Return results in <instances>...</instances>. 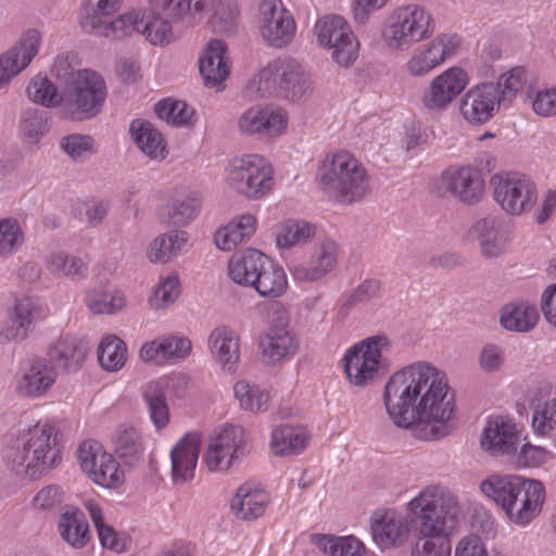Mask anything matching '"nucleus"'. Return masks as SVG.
Here are the masks:
<instances>
[{"instance_id":"24","label":"nucleus","mask_w":556,"mask_h":556,"mask_svg":"<svg viewBox=\"0 0 556 556\" xmlns=\"http://www.w3.org/2000/svg\"><path fill=\"white\" fill-rule=\"evenodd\" d=\"M409 532L406 517L395 510L377 511L371 518L372 539L382 549L402 546Z\"/></svg>"},{"instance_id":"57","label":"nucleus","mask_w":556,"mask_h":556,"mask_svg":"<svg viewBox=\"0 0 556 556\" xmlns=\"http://www.w3.org/2000/svg\"><path fill=\"white\" fill-rule=\"evenodd\" d=\"M21 129L31 143H37L49 130L47 112L39 109H27L21 118Z\"/></svg>"},{"instance_id":"18","label":"nucleus","mask_w":556,"mask_h":556,"mask_svg":"<svg viewBox=\"0 0 556 556\" xmlns=\"http://www.w3.org/2000/svg\"><path fill=\"white\" fill-rule=\"evenodd\" d=\"M58 370L48 358L35 356L28 359L14 378L16 393L26 399L43 397L55 384Z\"/></svg>"},{"instance_id":"29","label":"nucleus","mask_w":556,"mask_h":556,"mask_svg":"<svg viewBox=\"0 0 556 556\" xmlns=\"http://www.w3.org/2000/svg\"><path fill=\"white\" fill-rule=\"evenodd\" d=\"M501 220L492 215L477 219L469 229V236L479 244L485 258H497L508 248V239L502 232Z\"/></svg>"},{"instance_id":"62","label":"nucleus","mask_w":556,"mask_h":556,"mask_svg":"<svg viewBox=\"0 0 556 556\" xmlns=\"http://www.w3.org/2000/svg\"><path fill=\"white\" fill-rule=\"evenodd\" d=\"M179 293L180 285L178 277L169 275L159 282L150 299V304L156 309L164 308L173 304L179 296Z\"/></svg>"},{"instance_id":"1","label":"nucleus","mask_w":556,"mask_h":556,"mask_svg":"<svg viewBox=\"0 0 556 556\" xmlns=\"http://www.w3.org/2000/svg\"><path fill=\"white\" fill-rule=\"evenodd\" d=\"M383 403L394 425L410 428L421 440H439L455 429V396L447 375L430 362H415L392 374Z\"/></svg>"},{"instance_id":"10","label":"nucleus","mask_w":556,"mask_h":556,"mask_svg":"<svg viewBox=\"0 0 556 556\" xmlns=\"http://www.w3.org/2000/svg\"><path fill=\"white\" fill-rule=\"evenodd\" d=\"M315 35L318 43L330 51L332 61L339 66L349 67L357 60L359 42L342 16L320 17L315 25Z\"/></svg>"},{"instance_id":"6","label":"nucleus","mask_w":556,"mask_h":556,"mask_svg":"<svg viewBox=\"0 0 556 556\" xmlns=\"http://www.w3.org/2000/svg\"><path fill=\"white\" fill-rule=\"evenodd\" d=\"M72 81L62 92V114L72 121L97 116L106 99V85L102 76L91 70L73 73Z\"/></svg>"},{"instance_id":"53","label":"nucleus","mask_w":556,"mask_h":556,"mask_svg":"<svg viewBox=\"0 0 556 556\" xmlns=\"http://www.w3.org/2000/svg\"><path fill=\"white\" fill-rule=\"evenodd\" d=\"M154 111L160 119L173 126H189L194 123V110L184 101L166 99L157 102Z\"/></svg>"},{"instance_id":"20","label":"nucleus","mask_w":556,"mask_h":556,"mask_svg":"<svg viewBox=\"0 0 556 556\" xmlns=\"http://www.w3.org/2000/svg\"><path fill=\"white\" fill-rule=\"evenodd\" d=\"M502 101L493 83H484L470 88L462 98L460 114L471 125L489 122L498 111Z\"/></svg>"},{"instance_id":"64","label":"nucleus","mask_w":556,"mask_h":556,"mask_svg":"<svg viewBox=\"0 0 556 556\" xmlns=\"http://www.w3.org/2000/svg\"><path fill=\"white\" fill-rule=\"evenodd\" d=\"M280 66V59L269 63L261 70L254 78V84L261 97H266L273 92H279V77L277 68Z\"/></svg>"},{"instance_id":"55","label":"nucleus","mask_w":556,"mask_h":556,"mask_svg":"<svg viewBox=\"0 0 556 556\" xmlns=\"http://www.w3.org/2000/svg\"><path fill=\"white\" fill-rule=\"evenodd\" d=\"M47 265L52 274L72 278L84 277L88 268L87 264L80 257L64 252L50 254Z\"/></svg>"},{"instance_id":"48","label":"nucleus","mask_w":556,"mask_h":556,"mask_svg":"<svg viewBox=\"0 0 556 556\" xmlns=\"http://www.w3.org/2000/svg\"><path fill=\"white\" fill-rule=\"evenodd\" d=\"M187 241L185 231H169L156 237L148 247L147 257L152 263H164L176 256Z\"/></svg>"},{"instance_id":"11","label":"nucleus","mask_w":556,"mask_h":556,"mask_svg":"<svg viewBox=\"0 0 556 556\" xmlns=\"http://www.w3.org/2000/svg\"><path fill=\"white\" fill-rule=\"evenodd\" d=\"M300 349L295 333L289 327V315L278 308L267 330L260 337L258 352L265 365H281L293 358Z\"/></svg>"},{"instance_id":"63","label":"nucleus","mask_w":556,"mask_h":556,"mask_svg":"<svg viewBox=\"0 0 556 556\" xmlns=\"http://www.w3.org/2000/svg\"><path fill=\"white\" fill-rule=\"evenodd\" d=\"M525 68L514 67L509 73L503 74L493 86L498 90L503 104L511 102L517 92L522 88L525 80Z\"/></svg>"},{"instance_id":"40","label":"nucleus","mask_w":556,"mask_h":556,"mask_svg":"<svg viewBox=\"0 0 556 556\" xmlns=\"http://www.w3.org/2000/svg\"><path fill=\"white\" fill-rule=\"evenodd\" d=\"M130 131L137 147L153 160H163L166 156V144L162 134L150 123L135 119L130 124Z\"/></svg>"},{"instance_id":"7","label":"nucleus","mask_w":556,"mask_h":556,"mask_svg":"<svg viewBox=\"0 0 556 556\" xmlns=\"http://www.w3.org/2000/svg\"><path fill=\"white\" fill-rule=\"evenodd\" d=\"M434 28V21L427 9L408 4L397 8L390 15L383 39L391 50L405 51L430 38Z\"/></svg>"},{"instance_id":"43","label":"nucleus","mask_w":556,"mask_h":556,"mask_svg":"<svg viewBox=\"0 0 556 556\" xmlns=\"http://www.w3.org/2000/svg\"><path fill=\"white\" fill-rule=\"evenodd\" d=\"M86 508L98 532L99 541L104 548L115 553H124L128 549L129 538L124 533L116 532L111 526L104 522L102 509L92 501L86 502Z\"/></svg>"},{"instance_id":"19","label":"nucleus","mask_w":556,"mask_h":556,"mask_svg":"<svg viewBox=\"0 0 556 556\" xmlns=\"http://www.w3.org/2000/svg\"><path fill=\"white\" fill-rule=\"evenodd\" d=\"M440 188L443 195L465 205H475L484 194V180L480 170L472 166L452 167L441 174Z\"/></svg>"},{"instance_id":"46","label":"nucleus","mask_w":556,"mask_h":556,"mask_svg":"<svg viewBox=\"0 0 556 556\" xmlns=\"http://www.w3.org/2000/svg\"><path fill=\"white\" fill-rule=\"evenodd\" d=\"M233 394L243 410L258 414L268 409L269 393L257 384L239 380L233 384Z\"/></svg>"},{"instance_id":"54","label":"nucleus","mask_w":556,"mask_h":556,"mask_svg":"<svg viewBox=\"0 0 556 556\" xmlns=\"http://www.w3.org/2000/svg\"><path fill=\"white\" fill-rule=\"evenodd\" d=\"M28 98L35 103L46 108H62V94H59L58 88L45 76H35L27 86Z\"/></svg>"},{"instance_id":"51","label":"nucleus","mask_w":556,"mask_h":556,"mask_svg":"<svg viewBox=\"0 0 556 556\" xmlns=\"http://www.w3.org/2000/svg\"><path fill=\"white\" fill-rule=\"evenodd\" d=\"M126 356L127 348L122 339L113 334L102 339L98 350V359L103 369L119 370L126 363Z\"/></svg>"},{"instance_id":"42","label":"nucleus","mask_w":556,"mask_h":556,"mask_svg":"<svg viewBox=\"0 0 556 556\" xmlns=\"http://www.w3.org/2000/svg\"><path fill=\"white\" fill-rule=\"evenodd\" d=\"M252 288L264 298H280L288 288L287 275L283 268L270 257L264 264Z\"/></svg>"},{"instance_id":"58","label":"nucleus","mask_w":556,"mask_h":556,"mask_svg":"<svg viewBox=\"0 0 556 556\" xmlns=\"http://www.w3.org/2000/svg\"><path fill=\"white\" fill-rule=\"evenodd\" d=\"M87 304L94 314H112L125 306V298L119 291L97 290L88 295Z\"/></svg>"},{"instance_id":"22","label":"nucleus","mask_w":556,"mask_h":556,"mask_svg":"<svg viewBox=\"0 0 556 556\" xmlns=\"http://www.w3.org/2000/svg\"><path fill=\"white\" fill-rule=\"evenodd\" d=\"M8 316L9 321L0 325V339L21 342L28 337L33 325L42 318V307L36 300L23 296L15 299Z\"/></svg>"},{"instance_id":"4","label":"nucleus","mask_w":556,"mask_h":556,"mask_svg":"<svg viewBox=\"0 0 556 556\" xmlns=\"http://www.w3.org/2000/svg\"><path fill=\"white\" fill-rule=\"evenodd\" d=\"M480 490L505 511L509 521L518 526L532 521L545 501L542 482L517 475H492L480 483Z\"/></svg>"},{"instance_id":"5","label":"nucleus","mask_w":556,"mask_h":556,"mask_svg":"<svg viewBox=\"0 0 556 556\" xmlns=\"http://www.w3.org/2000/svg\"><path fill=\"white\" fill-rule=\"evenodd\" d=\"M323 190L329 198L352 204L369 193V176L364 165L350 152L329 155L318 172Z\"/></svg>"},{"instance_id":"52","label":"nucleus","mask_w":556,"mask_h":556,"mask_svg":"<svg viewBox=\"0 0 556 556\" xmlns=\"http://www.w3.org/2000/svg\"><path fill=\"white\" fill-rule=\"evenodd\" d=\"M140 34L146 35L152 45L169 43L174 36L170 22L161 14L142 15L140 17Z\"/></svg>"},{"instance_id":"60","label":"nucleus","mask_w":556,"mask_h":556,"mask_svg":"<svg viewBox=\"0 0 556 556\" xmlns=\"http://www.w3.org/2000/svg\"><path fill=\"white\" fill-rule=\"evenodd\" d=\"M200 207V201L197 197L186 195L173 200L168 206V217L170 224L175 226H185L195 218Z\"/></svg>"},{"instance_id":"13","label":"nucleus","mask_w":556,"mask_h":556,"mask_svg":"<svg viewBox=\"0 0 556 556\" xmlns=\"http://www.w3.org/2000/svg\"><path fill=\"white\" fill-rule=\"evenodd\" d=\"M247 454L243 430L229 426L210 437L204 462L212 472H226L237 468Z\"/></svg>"},{"instance_id":"37","label":"nucleus","mask_w":556,"mask_h":556,"mask_svg":"<svg viewBox=\"0 0 556 556\" xmlns=\"http://www.w3.org/2000/svg\"><path fill=\"white\" fill-rule=\"evenodd\" d=\"M269 502L268 494L252 483L240 485L230 501L231 511L238 519L254 520L261 517Z\"/></svg>"},{"instance_id":"16","label":"nucleus","mask_w":556,"mask_h":556,"mask_svg":"<svg viewBox=\"0 0 556 556\" xmlns=\"http://www.w3.org/2000/svg\"><path fill=\"white\" fill-rule=\"evenodd\" d=\"M468 75L462 67H451L435 76L420 97V103L430 113H443L468 85Z\"/></svg>"},{"instance_id":"15","label":"nucleus","mask_w":556,"mask_h":556,"mask_svg":"<svg viewBox=\"0 0 556 556\" xmlns=\"http://www.w3.org/2000/svg\"><path fill=\"white\" fill-rule=\"evenodd\" d=\"M456 34H441L431 41L416 48L405 63V71L412 77H425L446 60L456 55L460 47Z\"/></svg>"},{"instance_id":"59","label":"nucleus","mask_w":556,"mask_h":556,"mask_svg":"<svg viewBox=\"0 0 556 556\" xmlns=\"http://www.w3.org/2000/svg\"><path fill=\"white\" fill-rule=\"evenodd\" d=\"M532 428L540 435H548L556 429V397L538 403L533 408Z\"/></svg>"},{"instance_id":"44","label":"nucleus","mask_w":556,"mask_h":556,"mask_svg":"<svg viewBox=\"0 0 556 556\" xmlns=\"http://www.w3.org/2000/svg\"><path fill=\"white\" fill-rule=\"evenodd\" d=\"M142 397L152 424L159 430L165 428L169 422L170 415L163 386L159 381L147 383L142 391Z\"/></svg>"},{"instance_id":"32","label":"nucleus","mask_w":556,"mask_h":556,"mask_svg":"<svg viewBox=\"0 0 556 556\" xmlns=\"http://www.w3.org/2000/svg\"><path fill=\"white\" fill-rule=\"evenodd\" d=\"M114 453L128 466L143 462L144 442L140 431L130 424L117 425L110 437Z\"/></svg>"},{"instance_id":"34","label":"nucleus","mask_w":556,"mask_h":556,"mask_svg":"<svg viewBox=\"0 0 556 556\" xmlns=\"http://www.w3.org/2000/svg\"><path fill=\"white\" fill-rule=\"evenodd\" d=\"M268 256L256 249L235 253L228 262V276L241 287L252 288Z\"/></svg>"},{"instance_id":"17","label":"nucleus","mask_w":556,"mask_h":556,"mask_svg":"<svg viewBox=\"0 0 556 556\" xmlns=\"http://www.w3.org/2000/svg\"><path fill=\"white\" fill-rule=\"evenodd\" d=\"M78 460L97 484L116 488L124 481V472L112 454L104 452L97 442H83L77 451Z\"/></svg>"},{"instance_id":"45","label":"nucleus","mask_w":556,"mask_h":556,"mask_svg":"<svg viewBox=\"0 0 556 556\" xmlns=\"http://www.w3.org/2000/svg\"><path fill=\"white\" fill-rule=\"evenodd\" d=\"M538 319L536 307L526 303L506 305L501 315L502 326L518 332L529 331L535 326Z\"/></svg>"},{"instance_id":"14","label":"nucleus","mask_w":556,"mask_h":556,"mask_svg":"<svg viewBox=\"0 0 556 556\" xmlns=\"http://www.w3.org/2000/svg\"><path fill=\"white\" fill-rule=\"evenodd\" d=\"M257 17L261 36L268 46L281 49L293 40L295 21L281 0H262Z\"/></svg>"},{"instance_id":"56","label":"nucleus","mask_w":556,"mask_h":556,"mask_svg":"<svg viewBox=\"0 0 556 556\" xmlns=\"http://www.w3.org/2000/svg\"><path fill=\"white\" fill-rule=\"evenodd\" d=\"M315 235V226L300 220L283 225L277 233L276 241L280 248L290 249L306 243Z\"/></svg>"},{"instance_id":"26","label":"nucleus","mask_w":556,"mask_h":556,"mask_svg":"<svg viewBox=\"0 0 556 556\" xmlns=\"http://www.w3.org/2000/svg\"><path fill=\"white\" fill-rule=\"evenodd\" d=\"M287 126L285 114L262 105L245 110L238 119L241 134L274 137L280 135Z\"/></svg>"},{"instance_id":"31","label":"nucleus","mask_w":556,"mask_h":556,"mask_svg":"<svg viewBox=\"0 0 556 556\" xmlns=\"http://www.w3.org/2000/svg\"><path fill=\"white\" fill-rule=\"evenodd\" d=\"M516 424L501 416L490 418L481 435V446L492 454H509L518 443Z\"/></svg>"},{"instance_id":"30","label":"nucleus","mask_w":556,"mask_h":556,"mask_svg":"<svg viewBox=\"0 0 556 556\" xmlns=\"http://www.w3.org/2000/svg\"><path fill=\"white\" fill-rule=\"evenodd\" d=\"M279 92L293 102L307 98L313 91V81L303 66L294 59H280L277 68Z\"/></svg>"},{"instance_id":"39","label":"nucleus","mask_w":556,"mask_h":556,"mask_svg":"<svg viewBox=\"0 0 556 556\" xmlns=\"http://www.w3.org/2000/svg\"><path fill=\"white\" fill-rule=\"evenodd\" d=\"M256 223V217L252 214H243L232 219L228 225L215 232L214 241L216 247L224 251L235 249L255 232Z\"/></svg>"},{"instance_id":"28","label":"nucleus","mask_w":556,"mask_h":556,"mask_svg":"<svg viewBox=\"0 0 556 556\" xmlns=\"http://www.w3.org/2000/svg\"><path fill=\"white\" fill-rule=\"evenodd\" d=\"M201 438L197 432L187 433L170 450L172 479L182 484L193 479L200 453Z\"/></svg>"},{"instance_id":"38","label":"nucleus","mask_w":556,"mask_h":556,"mask_svg":"<svg viewBox=\"0 0 556 556\" xmlns=\"http://www.w3.org/2000/svg\"><path fill=\"white\" fill-rule=\"evenodd\" d=\"M226 45L224 41L211 40L203 55L199 60V70L207 87H216L229 75V67L225 61Z\"/></svg>"},{"instance_id":"27","label":"nucleus","mask_w":556,"mask_h":556,"mask_svg":"<svg viewBox=\"0 0 556 556\" xmlns=\"http://www.w3.org/2000/svg\"><path fill=\"white\" fill-rule=\"evenodd\" d=\"M195 25L204 12H212L211 26L215 33L232 35L237 30L238 8L235 0H190Z\"/></svg>"},{"instance_id":"21","label":"nucleus","mask_w":556,"mask_h":556,"mask_svg":"<svg viewBox=\"0 0 556 556\" xmlns=\"http://www.w3.org/2000/svg\"><path fill=\"white\" fill-rule=\"evenodd\" d=\"M338 264V244L325 238L315 245L309 262L294 264L291 275L298 282H315L331 273Z\"/></svg>"},{"instance_id":"41","label":"nucleus","mask_w":556,"mask_h":556,"mask_svg":"<svg viewBox=\"0 0 556 556\" xmlns=\"http://www.w3.org/2000/svg\"><path fill=\"white\" fill-rule=\"evenodd\" d=\"M309 439L306 431L302 428L282 426L273 431L270 448L278 456H294L305 450Z\"/></svg>"},{"instance_id":"33","label":"nucleus","mask_w":556,"mask_h":556,"mask_svg":"<svg viewBox=\"0 0 556 556\" xmlns=\"http://www.w3.org/2000/svg\"><path fill=\"white\" fill-rule=\"evenodd\" d=\"M212 357L223 369H235L240 357V339L237 332L226 326H218L212 330L207 339Z\"/></svg>"},{"instance_id":"9","label":"nucleus","mask_w":556,"mask_h":556,"mask_svg":"<svg viewBox=\"0 0 556 556\" xmlns=\"http://www.w3.org/2000/svg\"><path fill=\"white\" fill-rule=\"evenodd\" d=\"M390 348V340L384 334H377L356 343L343 357L344 372L349 382L357 388H365L375 381L380 370H384L382 353Z\"/></svg>"},{"instance_id":"2","label":"nucleus","mask_w":556,"mask_h":556,"mask_svg":"<svg viewBox=\"0 0 556 556\" xmlns=\"http://www.w3.org/2000/svg\"><path fill=\"white\" fill-rule=\"evenodd\" d=\"M407 510L419 539L410 556H451L448 536L462 511L457 497L441 484H429L408 502Z\"/></svg>"},{"instance_id":"49","label":"nucleus","mask_w":556,"mask_h":556,"mask_svg":"<svg viewBox=\"0 0 556 556\" xmlns=\"http://www.w3.org/2000/svg\"><path fill=\"white\" fill-rule=\"evenodd\" d=\"M150 11L185 27L194 26L190 0H149Z\"/></svg>"},{"instance_id":"8","label":"nucleus","mask_w":556,"mask_h":556,"mask_svg":"<svg viewBox=\"0 0 556 556\" xmlns=\"http://www.w3.org/2000/svg\"><path fill=\"white\" fill-rule=\"evenodd\" d=\"M228 186L249 200H260L274 188V172L257 154L236 156L228 166Z\"/></svg>"},{"instance_id":"36","label":"nucleus","mask_w":556,"mask_h":556,"mask_svg":"<svg viewBox=\"0 0 556 556\" xmlns=\"http://www.w3.org/2000/svg\"><path fill=\"white\" fill-rule=\"evenodd\" d=\"M58 531L62 540L75 549H81L91 539L87 518L80 509L66 506L62 509Z\"/></svg>"},{"instance_id":"47","label":"nucleus","mask_w":556,"mask_h":556,"mask_svg":"<svg viewBox=\"0 0 556 556\" xmlns=\"http://www.w3.org/2000/svg\"><path fill=\"white\" fill-rule=\"evenodd\" d=\"M122 8V0H87L80 26L86 33L94 31Z\"/></svg>"},{"instance_id":"3","label":"nucleus","mask_w":556,"mask_h":556,"mask_svg":"<svg viewBox=\"0 0 556 556\" xmlns=\"http://www.w3.org/2000/svg\"><path fill=\"white\" fill-rule=\"evenodd\" d=\"M59 431L49 420H39L14 434L3 450L5 468L16 478L37 480L62 462Z\"/></svg>"},{"instance_id":"23","label":"nucleus","mask_w":556,"mask_h":556,"mask_svg":"<svg viewBox=\"0 0 556 556\" xmlns=\"http://www.w3.org/2000/svg\"><path fill=\"white\" fill-rule=\"evenodd\" d=\"M40 41V33L30 28L14 47L0 55V87L29 65L39 51Z\"/></svg>"},{"instance_id":"50","label":"nucleus","mask_w":556,"mask_h":556,"mask_svg":"<svg viewBox=\"0 0 556 556\" xmlns=\"http://www.w3.org/2000/svg\"><path fill=\"white\" fill-rule=\"evenodd\" d=\"M140 13L137 11L126 12L115 20L111 17L99 26L91 34L111 39H122L140 30Z\"/></svg>"},{"instance_id":"61","label":"nucleus","mask_w":556,"mask_h":556,"mask_svg":"<svg viewBox=\"0 0 556 556\" xmlns=\"http://www.w3.org/2000/svg\"><path fill=\"white\" fill-rule=\"evenodd\" d=\"M24 242V235L16 219L0 220V256L15 253Z\"/></svg>"},{"instance_id":"25","label":"nucleus","mask_w":556,"mask_h":556,"mask_svg":"<svg viewBox=\"0 0 556 556\" xmlns=\"http://www.w3.org/2000/svg\"><path fill=\"white\" fill-rule=\"evenodd\" d=\"M192 351L189 338L180 334H166L144 343L139 352L143 362L176 364L185 361Z\"/></svg>"},{"instance_id":"35","label":"nucleus","mask_w":556,"mask_h":556,"mask_svg":"<svg viewBox=\"0 0 556 556\" xmlns=\"http://www.w3.org/2000/svg\"><path fill=\"white\" fill-rule=\"evenodd\" d=\"M88 343L80 338L65 336L59 338L48 350L49 361L60 365L66 372L77 371L87 355Z\"/></svg>"},{"instance_id":"12","label":"nucleus","mask_w":556,"mask_h":556,"mask_svg":"<svg viewBox=\"0 0 556 556\" xmlns=\"http://www.w3.org/2000/svg\"><path fill=\"white\" fill-rule=\"evenodd\" d=\"M494 199L508 214L520 215L536 202L534 182L520 173H501L491 178Z\"/></svg>"}]
</instances>
